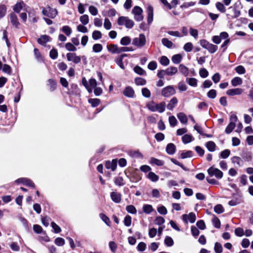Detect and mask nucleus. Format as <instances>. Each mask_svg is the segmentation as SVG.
Returning <instances> with one entry per match:
<instances>
[{
    "label": "nucleus",
    "mask_w": 253,
    "mask_h": 253,
    "mask_svg": "<svg viewBox=\"0 0 253 253\" xmlns=\"http://www.w3.org/2000/svg\"><path fill=\"white\" fill-rule=\"evenodd\" d=\"M146 106L148 109L152 112H158L161 113L165 110L166 103L165 102H161L157 104L152 101L148 102Z\"/></svg>",
    "instance_id": "f257e3e1"
},
{
    "label": "nucleus",
    "mask_w": 253,
    "mask_h": 253,
    "mask_svg": "<svg viewBox=\"0 0 253 253\" xmlns=\"http://www.w3.org/2000/svg\"><path fill=\"white\" fill-rule=\"evenodd\" d=\"M200 44L202 47L206 49L210 53L215 52L218 49L217 45L210 43L206 40H201L200 41Z\"/></svg>",
    "instance_id": "f03ea898"
},
{
    "label": "nucleus",
    "mask_w": 253,
    "mask_h": 253,
    "mask_svg": "<svg viewBox=\"0 0 253 253\" xmlns=\"http://www.w3.org/2000/svg\"><path fill=\"white\" fill-rule=\"evenodd\" d=\"M118 24L120 26H125L128 29H130L134 26L133 21L125 16L120 17L118 19Z\"/></svg>",
    "instance_id": "7ed1b4c3"
},
{
    "label": "nucleus",
    "mask_w": 253,
    "mask_h": 253,
    "mask_svg": "<svg viewBox=\"0 0 253 253\" xmlns=\"http://www.w3.org/2000/svg\"><path fill=\"white\" fill-rule=\"evenodd\" d=\"M146 40L145 36L143 34H140L138 37L134 38L132 40V44L138 48H141L146 44Z\"/></svg>",
    "instance_id": "20e7f679"
},
{
    "label": "nucleus",
    "mask_w": 253,
    "mask_h": 253,
    "mask_svg": "<svg viewBox=\"0 0 253 253\" xmlns=\"http://www.w3.org/2000/svg\"><path fill=\"white\" fill-rule=\"evenodd\" d=\"M207 171L210 176H215L217 179H221L223 177V172L213 166L210 167Z\"/></svg>",
    "instance_id": "39448f33"
},
{
    "label": "nucleus",
    "mask_w": 253,
    "mask_h": 253,
    "mask_svg": "<svg viewBox=\"0 0 253 253\" xmlns=\"http://www.w3.org/2000/svg\"><path fill=\"white\" fill-rule=\"evenodd\" d=\"M238 118L235 114H232L230 118V123L228 124L225 129V132L227 134L230 133L235 127V123L237 121Z\"/></svg>",
    "instance_id": "423d86ee"
},
{
    "label": "nucleus",
    "mask_w": 253,
    "mask_h": 253,
    "mask_svg": "<svg viewBox=\"0 0 253 253\" xmlns=\"http://www.w3.org/2000/svg\"><path fill=\"white\" fill-rule=\"evenodd\" d=\"M42 13L50 18H54L57 15L58 12L56 9L48 6L46 8H43Z\"/></svg>",
    "instance_id": "0eeeda50"
},
{
    "label": "nucleus",
    "mask_w": 253,
    "mask_h": 253,
    "mask_svg": "<svg viewBox=\"0 0 253 253\" xmlns=\"http://www.w3.org/2000/svg\"><path fill=\"white\" fill-rule=\"evenodd\" d=\"M175 89L172 85L167 86L162 89L161 94L165 97H169L175 93Z\"/></svg>",
    "instance_id": "6e6552de"
},
{
    "label": "nucleus",
    "mask_w": 253,
    "mask_h": 253,
    "mask_svg": "<svg viewBox=\"0 0 253 253\" xmlns=\"http://www.w3.org/2000/svg\"><path fill=\"white\" fill-rule=\"evenodd\" d=\"M132 12L134 14V18L135 20L140 21L143 20V10L139 6H134L132 9Z\"/></svg>",
    "instance_id": "1a4fd4ad"
},
{
    "label": "nucleus",
    "mask_w": 253,
    "mask_h": 253,
    "mask_svg": "<svg viewBox=\"0 0 253 253\" xmlns=\"http://www.w3.org/2000/svg\"><path fill=\"white\" fill-rule=\"evenodd\" d=\"M68 61H72L75 64H78L81 62V57L77 56L75 53H68L66 54Z\"/></svg>",
    "instance_id": "9d476101"
},
{
    "label": "nucleus",
    "mask_w": 253,
    "mask_h": 253,
    "mask_svg": "<svg viewBox=\"0 0 253 253\" xmlns=\"http://www.w3.org/2000/svg\"><path fill=\"white\" fill-rule=\"evenodd\" d=\"M229 9H232L233 11V14L232 15L227 14V16H228L229 18H237L241 15V11L237 8L235 5L233 6L230 7Z\"/></svg>",
    "instance_id": "9b49d317"
},
{
    "label": "nucleus",
    "mask_w": 253,
    "mask_h": 253,
    "mask_svg": "<svg viewBox=\"0 0 253 253\" xmlns=\"http://www.w3.org/2000/svg\"><path fill=\"white\" fill-rule=\"evenodd\" d=\"M110 197L112 200L115 203H119L122 200V195L117 192H112L110 193Z\"/></svg>",
    "instance_id": "f8f14e48"
},
{
    "label": "nucleus",
    "mask_w": 253,
    "mask_h": 253,
    "mask_svg": "<svg viewBox=\"0 0 253 253\" xmlns=\"http://www.w3.org/2000/svg\"><path fill=\"white\" fill-rule=\"evenodd\" d=\"M153 7L151 5H148L147 7V12L148 14L147 16V22L148 24H150L153 20Z\"/></svg>",
    "instance_id": "ddd939ff"
},
{
    "label": "nucleus",
    "mask_w": 253,
    "mask_h": 253,
    "mask_svg": "<svg viewBox=\"0 0 253 253\" xmlns=\"http://www.w3.org/2000/svg\"><path fill=\"white\" fill-rule=\"evenodd\" d=\"M196 215L193 212H190L189 214H183V219L186 222L189 220L191 223H194L196 220Z\"/></svg>",
    "instance_id": "4468645a"
},
{
    "label": "nucleus",
    "mask_w": 253,
    "mask_h": 253,
    "mask_svg": "<svg viewBox=\"0 0 253 253\" xmlns=\"http://www.w3.org/2000/svg\"><path fill=\"white\" fill-rule=\"evenodd\" d=\"M243 90L242 88H236L230 89L227 90L226 94L229 96H234L242 94Z\"/></svg>",
    "instance_id": "2eb2a0df"
},
{
    "label": "nucleus",
    "mask_w": 253,
    "mask_h": 253,
    "mask_svg": "<svg viewBox=\"0 0 253 253\" xmlns=\"http://www.w3.org/2000/svg\"><path fill=\"white\" fill-rule=\"evenodd\" d=\"M123 94L127 97H133L134 95V91L131 87L127 86L123 91Z\"/></svg>",
    "instance_id": "dca6fc26"
},
{
    "label": "nucleus",
    "mask_w": 253,
    "mask_h": 253,
    "mask_svg": "<svg viewBox=\"0 0 253 253\" xmlns=\"http://www.w3.org/2000/svg\"><path fill=\"white\" fill-rule=\"evenodd\" d=\"M177 103L178 100L175 97L172 98L167 106L168 109L172 110Z\"/></svg>",
    "instance_id": "f3484780"
},
{
    "label": "nucleus",
    "mask_w": 253,
    "mask_h": 253,
    "mask_svg": "<svg viewBox=\"0 0 253 253\" xmlns=\"http://www.w3.org/2000/svg\"><path fill=\"white\" fill-rule=\"evenodd\" d=\"M25 4L23 1L17 2L14 6L13 10L16 13H19L21 9L24 7Z\"/></svg>",
    "instance_id": "a211bd4d"
},
{
    "label": "nucleus",
    "mask_w": 253,
    "mask_h": 253,
    "mask_svg": "<svg viewBox=\"0 0 253 253\" xmlns=\"http://www.w3.org/2000/svg\"><path fill=\"white\" fill-rule=\"evenodd\" d=\"M166 70V75L172 76L176 74L178 71L177 68L174 66H170Z\"/></svg>",
    "instance_id": "6ab92c4d"
},
{
    "label": "nucleus",
    "mask_w": 253,
    "mask_h": 253,
    "mask_svg": "<svg viewBox=\"0 0 253 253\" xmlns=\"http://www.w3.org/2000/svg\"><path fill=\"white\" fill-rule=\"evenodd\" d=\"M10 22L11 24L15 27H18L20 23L18 21V18L16 14L11 13L10 15Z\"/></svg>",
    "instance_id": "aec40b11"
},
{
    "label": "nucleus",
    "mask_w": 253,
    "mask_h": 253,
    "mask_svg": "<svg viewBox=\"0 0 253 253\" xmlns=\"http://www.w3.org/2000/svg\"><path fill=\"white\" fill-rule=\"evenodd\" d=\"M117 164V161L115 160H113L111 162H106L105 164V167L107 169H111L113 171H114L116 169Z\"/></svg>",
    "instance_id": "412c9836"
},
{
    "label": "nucleus",
    "mask_w": 253,
    "mask_h": 253,
    "mask_svg": "<svg viewBox=\"0 0 253 253\" xmlns=\"http://www.w3.org/2000/svg\"><path fill=\"white\" fill-rule=\"evenodd\" d=\"M107 49L113 53H120L119 48L116 44H111L107 46Z\"/></svg>",
    "instance_id": "4be33fe9"
},
{
    "label": "nucleus",
    "mask_w": 253,
    "mask_h": 253,
    "mask_svg": "<svg viewBox=\"0 0 253 253\" xmlns=\"http://www.w3.org/2000/svg\"><path fill=\"white\" fill-rule=\"evenodd\" d=\"M176 147L173 143H169L166 147V151L169 155L173 154L175 152Z\"/></svg>",
    "instance_id": "5701e85b"
},
{
    "label": "nucleus",
    "mask_w": 253,
    "mask_h": 253,
    "mask_svg": "<svg viewBox=\"0 0 253 253\" xmlns=\"http://www.w3.org/2000/svg\"><path fill=\"white\" fill-rule=\"evenodd\" d=\"M182 59V56L180 54H177L173 55L171 57L172 62L174 64H179Z\"/></svg>",
    "instance_id": "b1692460"
},
{
    "label": "nucleus",
    "mask_w": 253,
    "mask_h": 253,
    "mask_svg": "<svg viewBox=\"0 0 253 253\" xmlns=\"http://www.w3.org/2000/svg\"><path fill=\"white\" fill-rule=\"evenodd\" d=\"M50 37L47 35H42L38 40V42L44 45L47 42L49 41Z\"/></svg>",
    "instance_id": "393cba45"
},
{
    "label": "nucleus",
    "mask_w": 253,
    "mask_h": 253,
    "mask_svg": "<svg viewBox=\"0 0 253 253\" xmlns=\"http://www.w3.org/2000/svg\"><path fill=\"white\" fill-rule=\"evenodd\" d=\"M179 70L180 73L185 77H187L189 75V69L187 67L183 64H180L179 66Z\"/></svg>",
    "instance_id": "a878e982"
},
{
    "label": "nucleus",
    "mask_w": 253,
    "mask_h": 253,
    "mask_svg": "<svg viewBox=\"0 0 253 253\" xmlns=\"http://www.w3.org/2000/svg\"><path fill=\"white\" fill-rule=\"evenodd\" d=\"M177 117L181 123L186 124L187 123L188 119L186 115L184 113L182 112L179 113Z\"/></svg>",
    "instance_id": "bb28decb"
},
{
    "label": "nucleus",
    "mask_w": 253,
    "mask_h": 253,
    "mask_svg": "<svg viewBox=\"0 0 253 253\" xmlns=\"http://www.w3.org/2000/svg\"><path fill=\"white\" fill-rule=\"evenodd\" d=\"M194 140V138L191 135L185 134L182 137V140L183 143L187 144L190 143Z\"/></svg>",
    "instance_id": "cd10ccee"
},
{
    "label": "nucleus",
    "mask_w": 253,
    "mask_h": 253,
    "mask_svg": "<svg viewBox=\"0 0 253 253\" xmlns=\"http://www.w3.org/2000/svg\"><path fill=\"white\" fill-rule=\"evenodd\" d=\"M142 209L143 212L146 214H149L154 211L153 207L148 204L144 205Z\"/></svg>",
    "instance_id": "c85d7f7f"
},
{
    "label": "nucleus",
    "mask_w": 253,
    "mask_h": 253,
    "mask_svg": "<svg viewBox=\"0 0 253 253\" xmlns=\"http://www.w3.org/2000/svg\"><path fill=\"white\" fill-rule=\"evenodd\" d=\"M147 178L153 182H156L159 180V177L154 172L150 171L147 175Z\"/></svg>",
    "instance_id": "c756f323"
},
{
    "label": "nucleus",
    "mask_w": 253,
    "mask_h": 253,
    "mask_svg": "<svg viewBox=\"0 0 253 253\" xmlns=\"http://www.w3.org/2000/svg\"><path fill=\"white\" fill-rule=\"evenodd\" d=\"M206 146L209 151L213 152L215 150L216 145L213 141H210L206 143Z\"/></svg>",
    "instance_id": "7c9ffc66"
},
{
    "label": "nucleus",
    "mask_w": 253,
    "mask_h": 253,
    "mask_svg": "<svg viewBox=\"0 0 253 253\" xmlns=\"http://www.w3.org/2000/svg\"><path fill=\"white\" fill-rule=\"evenodd\" d=\"M162 44L166 47L171 48L173 46V43L167 38H163L162 40Z\"/></svg>",
    "instance_id": "2f4dec72"
},
{
    "label": "nucleus",
    "mask_w": 253,
    "mask_h": 253,
    "mask_svg": "<svg viewBox=\"0 0 253 253\" xmlns=\"http://www.w3.org/2000/svg\"><path fill=\"white\" fill-rule=\"evenodd\" d=\"M232 162L236 164L238 166L240 167L243 165V161L239 157L234 156L231 159Z\"/></svg>",
    "instance_id": "473e14b6"
},
{
    "label": "nucleus",
    "mask_w": 253,
    "mask_h": 253,
    "mask_svg": "<svg viewBox=\"0 0 253 253\" xmlns=\"http://www.w3.org/2000/svg\"><path fill=\"white\" fill-rule=\"evenodd\" d=\"M88 101L93 107L97 106L100 103V100L98 98H90Z\"/></svg>",
    "instance_id": "72a5a7b5"
},
{
    "label": "nucleus",
    "mask_w": 253,
    "mask_h": 253,
    "mask_svg": "<svg viewBox=\"0 0 253 253\" xmlns=\"http://www.w3.org/2000/svg\"><path fill=\"white\" fill-rule=\"evenodd\" d=\"M242 83V80L239 77H235L231 81V84L234 86H236L238 85L241 84Z\"/></svg>",
    "instance_id": "f704fd0d"
},
{
    "label": "nucleus",
    "mask_w": 253,
    "mask_h": 253,
    "mask_svg": "<svg viewBox=\"0 0 253 253\" xmlns=\"http://www.w3.org/2000/svg\"><path fill=\"white\" fill-rule=\"evenodd\" d=\"M159 61L161 65L165 66H166L169 64V60L166 56H161Z\"/></svg>",
    "instance_id": "c9c22d12"
},
{
    "label": "nucleus",
    "mask_w": 253,
    "mask_h": 253,
    "mask_svg": "<svg viewBox=\"0 0 253 253\" xmlns=\"http://www.w3.org/2000/svg\"><path fill=\"white\" fill-rule=\"evenodd\" d=\"M131 42V39L128 36H126L122 38L120 43L123 45H127Z\"/></svg>",
    "instance_id": "e433bc0d"
},
{
    "label": "nucleus",
    "mask_w": 253,
    "mask_h": 253,
    "mask_svg": "<svg viewBox=\"0 0 253 253\" xmlns=\"http://www.w3.org/2000/svg\"><path fill=\"white\" fill-rule=\"evenodd\" d=\"M214 251L215 253H222L223 248L221 244L218 242H216L214 244Z\"/></svg>",
    "instance_id": "4c0bfd02"
},
{
    "label": "nucleus",
    "mask_w": 253,
    "mask_h": 253,
    "mask_svg": "<svg viewBox=\"0 0 253 253\" xmlns=\"http://www.w3.org/2000/svg\"><path fill=\"white\" fill-rule=\"evenodd\" d=\"M241 203V199L240 197H239L235 198L229 201L228 205L230 206H235Z\"/></svg>",
    "instance_id": "58836bf2"
},
{
    "label": "nucleus",
    "mask_w": 253,
    "mask_h": 253,
    "mask_svg": "<svg viewBox=\"0 0 253 253\" xmlns=\"http://www.w3.org/2000/svg\"><path fill=\"white\" fill-rule=\"evenodd\" d=\"M115 184L118 186H122L125 185L124 179L122 177H117L114 179Z\"/></svg>",
    "instance_id": "ea45409f"
},
{
    "label": "nucleus",
    "mask_w": 253,
    "mask_h": 253,
    "mask_svg": "<svg viewBox=\"0 0 253 253\" xmlns=\"http://www.w3.org/2000/svg\"><path fill=\"white\" fill-rule=\"evenodd\" d=\"M92 38L94 40H98L102 38V33L97 30L93 32L92 34Z\"/></svg>",
    "instance_id": "a19ab883"
},
{
    "label": "nucleus",
    "mask_w": 253,
    "mask_h": 253,
    "mask_svg": "<svg viewBox=\"0 0 253 253\" xmlns=\"http://www.w3.org/2000/svg\"><path fill=\"white\" fill-rule=\"evenodd\" d=\"M134 71L139 75H143L146 74V72L140 66H136L133 68Z\"/></svg>",
    "instance_id": "79ce46f5"
},
{
    "label": "nucleus",
    "mask_w": 253,
    "mask_h": 253,
    "mask_svg": "<svg viewBox=\"0 0 253 253\" xmlns=\"http://www.w3.org/2000/svg\"><path fill=\"white\" fill-rule=\"evenodd\" d=\"M150 163L155 164L158 166H162L164 165V162L162 160L157 159L155 158H151L150 159Z\"/></svg>",
    "instance_id": "37998d69"
},
{
    "label": "nucleus",
    "mask_w": 253,
    "mask_h": 253,
    "mask_svg": "<svg viewBox=\"0 0 253 253\" xmlns=\"http://www.w3.org/2000/svg\"><path fill=\"white\" fill-rule=\"evenodd\" d=\"M216 8L221 12L224 13L226 11V8L223 3L220 2H217L215 4Z\"/></svg>",
    "instance_id": "c03bdc74"
},
{
    "label": "nucleus",
    "mask_w": 253,
    "mask_h": 253,
    "mask_svg": "<svg viewBox=\"0 0 253 253\" xmlns=\"http://www.w3.org/2000/svg\"><path fill=\"white\" fill-rule=\"evenodd\" d=\"M62 31L67 36H69L72 33V29L68 26H64L62 28Z\"/></svg>",
    "instance_id": "a18cd8bd"
},
{
    "label": "nucleus",
    "mask_w": 253,
    "mask_h": 253,
    "mask_svg": "<svg viewBox=\"0 0 253 253\" xmlns=\"http://www.w3.org/2000/svg\"><path fill=\"white\" fill-rule=\"evenodd\" d=\"M193 48V45L190 42L186 43L183 46L184 50L187 52H191Z\"/></svg>",
    "instance_id": "49530a36"
},
{
    "label": "nucleus",
    "mask_w": 253,
    "mask_h": 253,
    "mask_svg": "<svg viewBox=\"0 0 253 253\" xmlns=\"http://www.w3.org/2000/svg\"><path fill=\"white\" fill-rule=\"evenodd\" d=\"M100 218L108 225L110 226V220L109 218L103 213L99 214Z\"/></svg>",
    "instance_id": "de8ad7c7"
},
{
    "label": "nucleus",
    "mask_w": 253,
    "mask_h": 253,
    "mask_svg": "<svg viewBox=\"0 0 253 253\" xmlns=\"http://www.w3.org/2000/svg\"><path fill=\"white\" fill-rule=\"evenodd\" d=\"M80 20L83 25H85L89 22L88 16L86 14L83 15L80 17Z\"/></svg>",
    "instance_id": "09e8293b"
},
{
    "label": "nucleus",
    "mask_w": 253,
    "mask_h": 253,
    "mask_svg": "<svg viewBox=\"0 0 253 253\" xmlns=\"http://www.w3.org/2000/svg\"><path fill=\"white\" fill-rule=\"evenodd\" d=\"M188 84L192 86H197V80L196 79L194 78H187L186 79Z\"/></svg>",
    "instance_id": "8fccbe9b"
},
{
    "label": "nucleus",
    "mask_w": 253,
    "mask_h": 253,
    "mask_svg": "<svg viewBox=\"0 0 253 253\" xmlns=\"http://www.w3.org/2000/svg\"><path fill=\"white\" fill-rule=\"evenodd\" d=\"M212 222L213 226L216 228H219L220 227V222L218 218L213 215V217L212 219Z\"/></svg>",
    "instance_id": "3c124183"
},
{
    "label": "nucleus",
    "mask_w": 253,
    "mask_h": 253,
    "mask_svg": "<svg viewBox=\"0 0 253 253\" xmlns=\"http://www.w3.org/2000/svg\"><path fill=\"white\" fill-rule=\"evenodd\" d=\"M214 211L217 214H220L224 211V208L220 204H218L214 207Z\"/></svg>",
    "instance_id": "603ef678"
},
{
    "label": "nucleus",
    "mask_w": 253,
    "mask_h": 253,
    "mask_svg": "<svg viewBox=\"0 0 253 253\" xmlns=\"http://www.w3.org/2000/svg\"><path fill=\"white\" fill-rule=\"evenodd\" d=\"M103 49L102 45L100 43H95L93 45L92 50L94 52H99Z\"/></svg>",
    "instance_id": "864d4df0"
},
{
    "label": "nucleus",
    "mask_w": 253,
    "mask_h": 253,
    "mask_svg": "<svg viewBox=\"0 0 253 253\" xmlns=\"http://www.w3.org/2000/svg\"><path fill=\"white\" fill-rule=\"evenodd\" d=\"M135 83L138 85H145L146 83V81L144 79L140 77L135 78Z\"/></svg>",
    "instance_id": "5fc2aeb1"
},
{
    "label": "nucleus",
    "mask_w": 253,
    "mask_h": 253,
    "mask_svg": "<svg viewBox=\"0 0 253 253\" xmlns=\"http://www.w3.org/2000/svg\"><path fill=\"white\" fill-rule=\"evenodd\" d=\"M129 155L134 158H142L143 157L142 154L137 151L129 152Z\"/></svg>",
    "instance_id": "6e6d98bb"
},
{
    "label": "nucleus",
    "mask_w": 253,
    "mask_h": 253,
    "mask_svg": "<svg viewBox=\"0 0 253 253\" xmlns=\"http://www.w3.org/2000/svg\"><path fill=\"white\" fill-rule=\"evenodd\" d=\"M189 33L191 36L193 37L195 39H197L198 37V31L197 29L192 27L189 29Z\"/></svg>",
    "instance_id": "4d7b16f0"
},
{
    "label": "nucleus",
    "mask_w": 253,
    "mask_h": 253,
    "mask_svg": "<svg viewBox=\"0 0 253 253\" xmlns=\"http://www.w3.org/2000/svg\"><path fill=\"white\" fill-rule=\"evenodd\" d=\"M126 211L131 214H136L137 211L135 207L133 205H129L126 207Z\"/></svg>",
    "instance_id": "13d9d810"
},
{
    "label": "nucleus",
    "mask_w": 253,
    "mask_h": 253,
    "mask_svg": "<svg viewBox=\"0 0 253 253\" xmlns=\"http://www.w3.org/2000/svg\"><path fill=\"white\" fill-rule=\"evenodd\" d=\"M48 84L50 86V90L53 91L56 87V83L52 79H49L48 80Z\"/></svg>",
    "instance_id": "bf43d9fd"
},
{
    "label": "nucleus",
    "mask_w": 253,
    "mask_h": 253,
    "mask_svg": "<svg viewBox=\"0 0 253 253\" xmlns=\"http://www.w3.org/2000/svg\"><path fill=\"white\" fill-rule=\"evenodd\" d=\"M193 156V152L191 151H187L186 152H183L180 155L181 159H185L187 158L191 157Z\"/></svg>",
    "instance_id": "052dcab7"
},
{
    "label": "nucleus",
    "mask_w": 253,
    "mask_h": 253,
    "mask_svg": "<svg viewBox=\"0 0 253 253\" xmlns=\"http://www.w3.org/2000/svg\"><path fill=\"white\" fill-rule=\"evenodd\" d=\"M21 180L23 181V184H25V185L32 187H35V184L30 179L26 178H23Z\"/></svg>",
    "instance_id": "680f3d73"
},
{
    "label": "nucleus",
    "mask_w": 253,
    "mask_h": 253,
    "mask_svg": "<svg viewBox=\"0 0 253 253\" xmlns=\"http://www.w3.org/2000/svg\"><path fill=\"white\" fill-rule=\"evenodd\" d=\"M65 48L67 50L71 51H75L77 50L75 46L70 42H68L65 44Z\"/></svg>",
    "instance_id": "e2e57ef3"
},
{
    "label": "nucleus",
    "mask_w": 253,
    "mask_h": 253,
    "mask_svg": "<svg viewBox=\"0 0 253 253\" xmlns=\"http://www.w3.org/2000/svg\"><path fill=\"white\" fill-rule=\"evenodd\" d=\"M165 244L168 247H171L173 244V241L170 237L167 236L165 239Z\"/></svg>",
    "instance_id": "0e129e2a"
},
{
    "label": "nucleus",
    "mask_w": 253,
    "mask_h": 253,
    "mask_svg": "<svg viewBox=\"0 0 253 253\" xmlns=\"http://www.w3.org/2000/svg\"><path fill=\"white\" fill-rule=\"evenodd\" d=\"M55 244L58 246H63L65 244V241L62 238H57L54 241Z\"/></svg>",
    "instance_id": "69168bd1"
},
{
    "label": "nucleus",
    "mask_w": 253,
    "mask_h": 253,
    "mask_svg": "<svg viewBox=\"0 0 253 253\" xmlns=\"http://www.w3.org/2000/svg\"><path fill=\"white\" fill-rule=\"evenodd\" d=\"M77 29L78 31L81 32V33H86L88 32V29H87V28L86 27H85L84 26V25H83L82 24L79 25L77 27Z\"/></svg>",
    "instance_id": "338daca9"
},
{
    "label": "nucleus",
    "mask_w": 253,
    "mask_h": 253,
    "mask_svg": "<svg viewBox=\"0 0 253 253\" xmlns=\"http://www.w3.org/2000/svg\"><path fill=\"white\" fill-rule=\"evenodd\" d=\"M230 154V151L228 149H225L220 153V157L223 159L227 158Z\"/></svg>",
    "instance_id": "774afa93"
}]
</instances>
